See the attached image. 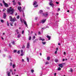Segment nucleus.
I'll return each mask as SVG.
<instances>
[{
  "mask_svg": "<svg viewBox=\"0 0 76 76\" xmlns=\"http://www.w3.org/2000/svg\"><path fill=\"white\" fill-rule=\"evenodd\" d=\"M16 32L17 33V34H19V32H18V29H17L16 30Z\"/></svg>",
  "mask_w": 76,
  "mask_h": 76,
  "instance_id": "4be33fe9",
  "label": "nucleus"
},
{
  "mask_svg": "<svg viewBox=\"0 0 76 76\" xmlns=\"http://www.w3.org/2000/svg\"><path fill=\"white\" fill-rule=\"evenodd\" d=\"M3 3H4V4H5V3H5V2L4 1H3Z\"/></svg>",
  "mask_w": 76,
  "mask_h": 76,
  "instance_id": "13d9d810",
  "label": "nucleus"
},
{
  "mask_svg": "<svg viewBox=\"0 0 76 76\" xmlns=\"http://www.w3.org/2000/svg\"><path fill=\"white\" fill-rule=\"evenodd\" d=\"M50 58L48 57L47 58V59L49 61L50 60Z\"/></svg>",
  "mask_w": 76,
  "mask_h": 76,
  "instance_id": "a878e982",
  "label": "nucleus"
},
{
  "mask_svg": "<svg viewBox=\"0 0 76 76\" xmlns=\"http://www.w3.org/2000/svg\"><path fill=\"white\" fill-rule=\"evenodd\" d=\"M23 50H21V53H23Z\"/></svg>",
  "mask_w": 76,
  "mask_h": 76,
  "instance_id": "e433bc0d",
  "label": "nucleus"
},
{
  "mask_svg": "<svg viewBox=\"0 0 76 76\" xmlns=\"http://www.w3.org/2000/svg\"><path fill=\"white\" fill-rule=\"evenodd\" d=\"M69 71L70 72H73V69H72V68H70V70Z\"/></svg>",
  "mask_w": 76,
  "mask_h": 76,
  "instance_id": "aec40b11",
  "label": "nucleus"
},
{
  "mask_svg": "<svg viewBox=\"0 0 76 76\" xmlns=\"http://www.w3.org/2000/svg\"><path fill=\"white\" fill-rule=\"evenodd\" d=\"M46 37L48 39V40H50V39H51V37L49 36V35H47Z\"/></svg>",
  "mask_w": 76,
  "mask_h": 76,
  "instance_id": "9d476101",
  "label": "nucleus"
},
{
  "mask_svg": "<svg viewBox=\"0 0 76 76\" xmlns=\"http://www.w3.org/2000/svg\"><path fill=\"white\" fill-rule=\"evenodd\" d=\"M1 22L2 23H4V20H1Z\"/></svg>",
  "mask_w": 76,
  "mask_h": 76,
  "instance_id": "393cba45",
  "label": "nucleus"
},
{
  "mask_svg": "<svg viewBox=\"0 0 76 76\" xmlns=\"http://www.w3.org/2000/svg\"><path fill=\"white\" fill-rule=\"evenodd\" d=\"M15 19H16V18H14V19L12 20L11 22H15Z\"/></svg>",
  "mask_w": 76,
  "mask_h": 76,
  "instance_id": "2eb2a0df",
  "label": "nucleus"
},
{
  "mask_svg": "<svg viewBox=\"0 0 76 76\" xmlns=\"http://www.w3.org/2000/svg\"><path fill=\"white\" fill-rule=\"evenodd\" d=\"M56 4H59V2H57V1H56Z\"/></svg>",
  "mask_w": 76,
  "mask_h": 76,
  "instance_id": "79ce46f5",
  "label": "nucleus"
},
{
  "mask_svg": "<svg viewBox=\"0 0 76 76\" xmlns=\"http://www.w3.org/2000/svg\"><path fill=\"white\" fill-rule=\"evenodd\" d=\"M37 19H38V18H35V20H37Z\"/></svg>",
  "mask_w": 76,
  "mask_h": 76,
  "instance_id": "052dcab7",
  "label": "nucleus"
},
{
  "mask_svg": "<svg viewBox=\"0 0 76 76\" xmlns=\"http://www.w3.org/2000/svg\"><path fill=\"white\" fill-rule=\"evenodd\" d=\"M48 14H43V16H45V17H46V16H48Z\"/></svg>",
  "mask_w": 76,
  "mask_h": 76,
  "instance_id": "ddd939ff",
  "label": "nucleus"
},
{
  "mask_svg": "<svg viewBox=\"0 0 76 76\" xmlns=\"http://www.w3.org/2000/svg\"><path fill=\"white\" fill-rule=\"evenodd\" d=\"M57 70H58L59 71L60 70H61V68L60 67H58V68L57 69Z\"/></svg>",
  "mask_w": 76,
  "mask_h": 76,
  "instance_id": "f3484780",
  "label": "nucleus"
},
{
  "mask_svg": "<svg viewBox=\"0 0 76 76\" xmlns=\"http://www.w3.org/2000/svg\"><path fill=\"white\" fill-rule=\"evenodd\" d=\"M31 73H34V69H32L31 70Z\"/></svg>",
  "mask_w": 76,
  "mask_h": 76,
  "instance_id": "cd10ccee",
  "label": "nucleus"
},
{
  "mask_svg": "<svg viewBox=\"0 0 76 76\" xmlns=\"http://www.w3.org/2000/svg\"><path fill=\"white\" fill-rule=\"evenodd\" d=\"M56 15L57 16H58V13H57L56 14Z\"/></svg>",
  "mask_w": 76,
  "mask_h": 76,
  "instance_id": "0e129e2a",
  "label": "nucleus"
},
{
  "mask_svg": "<svg viewBox=\"0 0 76 76\" xmlns=\"http://www.w3.org/2000/svg\"><path fill=\"white\" fill-rule=\"evenodd\" d=\"M16 52H17V50H14L13 53H16Z\"/></svg>",
  "mask_w": 76,
  "mask_h": 76,
  "instance_id": "b1692460",
  "label": "nucleus"
},
{
  "mask_svg": "<svg viewBox=\"0 0 76 76\" xmlns=\"http://www.w3.org/2000/svg\"><path fill=\"white\" fill-rule=\"evenodd\" d=\"M52 2H53V1H51L50 2H49V3H52Z\"/></svg>",
  "mask_w": 76,
  "mask_h": 76,
  "instance_id": "3c124183",
  "label": "nucleus"
},
{
  "mask_svg": "<svg viewBox=\"0 0 76 76\" xmlns=\"http://www.w3.org/2000/svg\"><path fill=\"white\" fill-rule=\"evenodd\" d=\"M55 62H56V63H57L58 62V59H56L55 60Z\"/></svg>",
  "mask_w": 76,
  "mask_h": 76,
  "instance_id": "a211bd4d",
  "label": "nucleus"
},
{
  "mask_svg": "<svg viewBox=\"0 0 76 76\" xmlns=\"http://www.w3.org/2000/svg\"><path fill=\"white\" fill-rule=\"evenodd\" d=\"M45 65H47V64H49V62L48 61H47L45 63Z\"/></svg>",
  "mask_w": 76,
  "mask_h": 76,
  "instance_id": "6ab92c4d",
  "label": "nucleus"
},
{
  "mask_svg": "<svg viewBox=\"0 0 76 76\" xmlns=\"http://www.w3.org/2000/svg\"><path fill=\"white\" fill-rule=\"evenodd\" d=\"M39 40H41L42 41H45V40L44 39H42L41 37H40L39 38Z\"/></svg>",
  "mask_w": 76,
  "mask_h": 76,
  "instance_id": "f8f14e48",
  "label": "nucleus"
},
{
  "mask_svg": "<svg viewBox=\"0 0 76 76\" xmlns=\"http://www.w3.org/2000/svg\"><path fill=\"white\" fill-rule=\"evenodd\" d=\"M12 43L13 44H15V42L13 41V42H12Z\"/></svg>",
  "mask_w": 76,
  "mask_h": 76,
  "instance_id": "774afa93",
  "label": "nucleus"
},
{
  "mask_svg": "<svg viewBox=\"0 0 76 76\" xmlns=\"http://www.w3.org/2000/svg\"><path fill=\"white\" fill-rule=\"evenodd\" d=\"M13 5H16V2H13Z\"/></svg>",
  "mask_w": 76,
  "mask_h": 76,
  "instance_id": "4c0bfd02",
  "label": "nucleus"
},
{
  "mask_svg": "<svg viewBox=\"0 0 76 76\" xmlns=\"http://www.w3.org/2000/svg\"><path fill=\"white\" fill-rule=\"evenodd\" d=\"M10 66H12V62L10 63Z\"/></svg>",
  "mask_w": 76,
  "mask_h": 76,
  "instance_id": "7c9ffc66",
  "label": "nucleus"
},
{
  "mask_svg": "<svg viewBox=\"0 0 76 76\" xmlns=\"http://www.w3.org/2000/svg\"><path fill=\"white\" fill-rule=\"evenodd\" d=\"M20 21L21 22V23H23V21H22V18L20 19Z\"/></svg>",
  "mask_w": 76,
  "mask_h": 76,
  "instance_id": "72a5a7b5",
  "label": "nucleus"
},
{
  "mask_svg": "<svg viewBox=\"0 0 76 76\" xmlns=\"http://www.w3.org/2000/svg\"><path fill=\"white\" fill-rule=\"evenodd\" d=\"M22 61H23V62L24 61V59H22Z\"/></svg>",
  "mask_w": 76,
  "mask_h": 76,
  "instance_id": "69168bd1",
  "label": "nucleus"
},
{
  "mask_svg": "<svg viewBox=\"0 0 76 76\" xmlns=\"http://www.w3.org/2000/svg\"><path fill=\"white\" fill-rule=\"evenodd\" d=\"M0 4L1 6H3V4L2 3H0Z\"/></svg>",
  "mask_w": 76,
  "mask_h": 76,
  "instance_id": "5fc2aeb1",
  "label": "nucleus"
},
{
  "mask_svg": "<svg viewBox=\"0 0 76 76\" xmlns=\"http://www.w3.org/2000/svg\"><path fill=\"white\" fill-rule=\"evenodd\" d=\"M21 35V34H19L18 36V38H20V37Z\"/></svg>",
  "mask_w": 76,
  "mask_h": 76,
  "instance_id": "412c9836",
  "label": "nucleus"
},
{
  "mask_svg": "<svg viewBox=\"0 0 76 76\" xmlns=\"http://www.w3.org/2000/svg\"><path fill=\"white\" fill-rule=\"evenodd\" d=\"M23 21L24 22V24H25V25L26 26V27H28V24H27V23H26V22L25 20H23Z\"/></svg>",
  "mask_w": 76,
  "mask_h": 76,
  "instance_id": "0eeeda50",
  "label": "nucleus"
},
{
  "mask_svg": "<svg viewBox=\"0 0 76 76\" xmlns=\"http://www.w3.org/2000/svg\"><path fill=\"white\" fill-rule=\"evenodd\" d=\"M22 9V7L20 6H18V9L19 10L20 12H21V11H22L21 9Z\"/></svg>",
  "mask_w": 76,
  "mask_h": 76,
  "instance_id": "39448f33",
  "label": "nucleus"
},
{
  "mask_svg": "<svg viewBox=\"0 0 76 76\" xmlns=\"http://www.w3.org/2000/svg\"><path fill=\"white\" fill-rule=\"evenodd\" d=\"M27 62H28V63H29V58L27 57Z\"/></svg>",
  "mask_w": 76,
  "mask_h": 76,
  "instance_id": "5701e85b",
  "label": "nucleus"
},
{
  "mask_svg": "<svg viewBox=\"0 0 76 76\" xmlns=\"http://www.w3.org/2000/svg\"><path fill=\"white\" fill-rule=\"evenodd\" d=\"M4 5L5 6V7H9V5H8V4L6 3H5Z\"/></svg>",
  "mask_w": 76,
  "mask_h": 76,
  "instance_id": "9b49d317",
  "label": "nucleus"
},
{
  "mask_svg": "<svg viewBox=\"0 0 76 76\" xmlns=\"http://www.w3.org/2000/svg\"><path fill=\"white\" fill-rule=\"evenodd\" d=\"M6 16H7V15H6V13H4V15L3 16V18H4V19H6Z\"/></svg>",
  "mask_w": 76,
  "mask_h": 76,
  "instance_id": "6e6552de",
  "label": "nucleus"
},
{
  "mask_svg": "<svg viewBox=\"0 0 76 76\" xmlns=\"http://www.w3.org/2000/svg\"><path fill=\"white\" fill-rule=\"evenodd\" d=\"M46 20L47 19H45V20H41L40 21L41 22H40V23H42L43 24V23H45V21H46Z\"/></svg>",
  "mask_w": 76,
  "mask_h": 76,
  "instance_id": "20e7f679",
  "label": "nucleus"
},
{
  "mask_svg": "<svg viewBox=\"0 0 76 76\" xmlns=\"http://www.w3.org/2000/svg\"><path fill=\"white\" fill-rule=\"evenodd\" d=\"M12 67H13V68H15V64H13L12 65Z\"/></svg>",
  "mask_w": 76,
  "mask_h": 76,
  "instance_id": "c85d7f7f",
  "label": "nucleus"
},
{
  "mask_svg": "<svg viewBox=\"0 0 76 76\" xmlns=\"http://www.w3.org/2000/svg\"><path fill=\"white\" fill-rule=\"evenodd\" d=\"M36 40H38V39H36L35 40H34V43H35V42H36Z\"/></svg>",
  "mask_w": 76,
  "mask_h": 76,
  "instance_id": "37998d69",
  "label": "nucleus"
},
{
  "mask_svg": "<svg viewBox=\"0 0 76 76\" xmlns=\"http://www.w3.org/2000/svg\"><path fill=\"white\" fill-rule=\"evenodd\" d=\"M21 56H23V53H22L20 55Z\"/></svg>",
  "mask_w": 76,
  "mask_h": 76,
  "instance_id": "09e8293b",
  "label": "nucleus"
},
{
  "mask_svg": "<svg viewBox=\"0 0 76 76\" xmlns=\"http://www.w3.org/2000/svg\"><path fill=\"white\" fill-rule=\"evenodd\" d=\"M15 0H13V1H12L13 3H14L15 2Z\"/></svg>",
  "mask_w": 76,
  "mask_h": 76,
  "instance_id": "4d7b16f0",
  "label": "nucleus"
},
{
  "mask_svg": "<svg viewBox=\"0 0 76 76\" xmlns=\"http://www.w3.org/2000/svg\"><path fill=\"white\" fill-rule=\"evenodd\" d=\"M56 73H55L54 74V76H56Z\"/></svg>",
  "mask_w": 76,
  "mask_h": 76,
  "instance_id": "bf43d9fd",
  "label": "nucleus"
},
{
  "mask_svg": "<svg viewBox=\"0 0 76 76\" xmlns=\"http://www.w3.org/2000/svg\"><path fill=\"white\" fill-rule=\"evenodd\" d=\"M57 53V50H56L55 52V54H56Z\"/></svg>",
  "mask_w": 76,
  "mask_h": 76,
  "instance_id": "a19ab883",
  "label": "nucleus"
},
{
  "mask_svg": "<svg viewBox=\"0 0 76 76\" xmlns=\"http://www.w3.org/2000/svg\"><path fill=\"white\" fill-rule=\"evenodd\" d=\"M25 48V45H23V46L22 48Z\"/></svg>",
  "mask_w": 76,
  "mask_h": 76,
  "instance_id": "2f4dec72",
  "label": "nucleus"
},
{
  "mask_svg": "<svg viewBox=\"0 0 76 76\" xmlns=\"http://www.w3.org/2000/svg\"><path fill=\"white\" fill-rule=\"evenodd\" d=\"M7 26H9V22L8 21H7Z\"/></svg>",
  "mask_w": 76,
  "mask_h": 76,
  "instance_id": "f704fd0d",
  "label": "nucleus"
},
{
  "mask_svg": "<svg viewBox=\"0 0 76 76\" xmlns=\"http://www.w3.org/2000/svg\"><path fill=\"white\" fill-rule=\"evenodd\" d=\"M42 42L43 45H45V44H46V42Z\"/></svg>",
  "mask_w": 76,
  "mask_h": 76,
  "instance_id": "bb28decb",
  "label": "nucleus"
},
{
  "mask_svg": "<svg viewBox=\"0 0 76 76\" xmlns=\"http://www.w3.org/2000/svg\"><path fill=\"white\" fill-rule=\"evenodd\" d=\"M12 18H10V21H12Z\"/></svg>",
  "mask_w": 76,
  "mask_h": 76,
  "instance_id": "de8ad7c7",
  "label": "nucleus"
},
{
  "mask_svg": "<svg viewBox=\"0 0 76 76\" xmlns=\"http://www.w3.org/2000/svg\"><path fill=\"white\" fill-rule=\"evenodd\" d=\"M65 64V63H62L61 64H59L58 66L60 67H61V68H63V64Z\"/></svg>",
  "mask_w": 76,
  "mask_h": 76,
  "instance_id": "7ed1b4c3",
  "label": "nucleus"
},
{
  "mask_svg": "<svg viewBox=\"0 0 76 76\" xmlns=\"http://www.w3.org/2000/svg\"><path fill=\"white\" fill-rule=\"evenodd\" d=\"M17 53H18V54H20V50H18V51Z\"/></svg>",
  "mask_w": 76,
  "mask_h": 76,
  "instance_id": "c756f323",
  "label": "nucleus"
},
{
  "mask_svg": "<svg viewBox=\"0 0 76 76\" xmlns=\"http://www.w3.org/2000/svg\"><path fill=\"white\" fill-rule=\"evenodd\" d=\"M5 10H6V9H4L3 10V12H4V11H5Z\"/></svg>",
  "mask_w": 76,
  "mask_h": 76,
  "instance_id": "338daca9",
  "label": "nucleus"
},
{
  "mask_svg": "<svg viewBox=\"0 0 76 76\" xmlns=\"http://www.w3.org/2000/svg\"><path fill=\"white\" fill-rule=\"evenodd\" d=\"M12 7H10V9H8L7 10V13L10 15H13V12L15 11V10L13 9H12Z\"/></svg>",
  "mask_w": 76,
  "mask_h": 76,
  "instance_id": "f257e3e1",
  "label": "nucleus"
},
{
  "mask_svg": "<svg viewBox=\"0 0 76 76\" xmlns=\"http://www.w3.org/2000/svg\"><path fill=\"white\" fill-rule=\"evenodd\" d=\"M10 25L12 26H13V24H12V23H10Z\"/></svg>",
  "mask_w": 76,
  "mask_h": 76,
  "instance_id": "8fccbe9b",
  "label": "nucleus"
},
{
  "mask_svg": "<svg viewBox=\"0 0 76 76\" xmlns=\"http://www.w3.org/2000/svg\"><path fill=\"white\" fill-rule=\"evenodd\" d=\"M9 46L10 47H12V45H11L10 43L9 44Z\"/></svg>",
  "mask_w": 76,
  "mask_h": 76,
  "instance_id": "a18cd8bd",
  "label": "nucleus"
},
{
  "mask_svg": "<svg viewBox=\"0 0 76 76\" xmlns=\"http://www.w3.org/2000/svg\"><path fill=\"white\" fill-rule=\"evenodd\" d=\"M24 32V31L23 30L22 31V34H23Z\"/></svg>",
  "mask_w": 76,
  "mask_h": 76,
  "instance_id": "49530a36",
  "label": "nucleus"
},
{
  "mask_svg": "<svg viewBox=\"0 0 76 76\" xmlns=\"http://www.w3.org/2000/svg\"><path fill=\"white\" fill-rule=\"evenodd\" d=\"M56 51H58V48H57L56 49Z\"/></svg>",
  "mask_w": 76,
  "mask_h": 76,
  "instance_id": "58836bf2",
  "label": "nucleus"
},
{
  "mask_svg": "<svg viewBox=\"0 0 76 76\" xmlns=\"http://www.w3.org/2000/svg\"><path fill=\"white\" fill-rule=\"evenodd\" d=\"M60 8H58V11H60Z\"/></svg>",
  "mask_w": 76,
  "mask_h": 76,
  "instance_id": "6e6d98bb",
  "label": "nucleus"
},
{
  "mask_svg": "<svg viewBox=\"0 0 76 76\" xmlns=\"http://www.w3.org/2000/svg\"><path fill=\"white\" fill-rule=\"evenodd\" d=\"M10 72H13V71H12V69H10Z\"/></svg>",
  "mask_w": 76,
  "mask_h": 76,
  "instance_id": "864d4df0",
  "label": "nucleus"
},
{
  "mask_svg": "<svg viewBox=\"0 0 76 76\" xmlns=\"http://www.w3.org/2000/svg\"><path fill=\"white\" fill-rule=\"evenodd\" d=\"M17 18L18 19H19V15H18L17 17Z\"/></svg>",
  "mask_w": 76,
  "mask_h": 76,
  "instance_id": "ea45409f",
  "label": "nucleus"
},
{
  "mask_svg": "<svg viewBox=\"0 0 76 76\" xmlns=\"http://www.w3.org/2000/svg\"><path fill=\"white\" fill-rule=\"evenodd\" d=\"M49 4L50 6H52V7H54V5L53 3H49Z\"/></svg>",
  "mask_w": 76,
  "mask_h": 76,
  "instance_id": "1a4fd4ad",
  "label": "nucleus"
},
{
  "mask_svg": "<svg viewBox=\"0 0 76 76\" xmlns=\"http://www.w3.org/2000/svg\"><path fill=\"white\" fill-rule=\"evenodd\" d=\"M18 3L19 6H20V5H21V4H20V2H18Z\"/></svg>",
  "mask_w": 76,
  "mask_h": 76,
  "instance_id": "473e14b6",
  "label": "nucleus"
},
{
  "mask_svg": "<svg viewBox=\"0 0 76 76\" xmlns=\"http://www.w3.org/2000/svg\"><path fill=\"white\" fill-rule=\"evenodd\" d=\"M39 13L42 14V13H43V10H40V11H39Z\"/></svg>",
  "mask_w": 76,
  "mask_h": 76,
  "instance_id": "4468645a",
  "label": "nucleus"
},
{
  "mask_svg": "<svg viewBox=\"0 0 76 76\" xmlns=\"http://www.w3.org/2000/svg\"><path fill=\"white\" fill-rule=\"evenodd\" d=\"M31 37L30 36L29 38V40H31Z\"/></svg>",
  "mask_w": 76,
  "mask_h": 76,
  "instance_id": "c9c22d12",
  "label": "nucleus"
},
{
  "mask_svg": "<svg viewBox=\"0 0 76 76\" xmlns=\"http://www.w3.org/2000/svg\"><path fill=\"white\" fill-rule=\"evenodd\" d=\"M33 38L35 39V36H34L33 37Z\"/></svg>",
  "mask_w": 76,
  "mask_h": 76,
  "instance_id": "c03bdc74",
  "label": "nucleus"
},
{
  "mask_svg": "<svg viewBox=\"0 0 76 76\" xmlns=\"http://www.w3.org/2000/svg\"><path fill=\"white\" fill-rule=\"evenodd\" d=\"M9 18H10V19L11 18H12V16H10L9 17Z\"/></svg>",
  "mask_w": 76,
  "mask_h": 76,
  "instance_id": "603ef678",
  "label": "nucleus"
},
{
  "mask_svg": "<svg viewBox=\"0 0 76 76\" xmlns=\"http://www.w3.org/2000/svg\"><path fill=\"white\" fill-rule=\"evenodd\" d=\"M8 76H10V72H9L7 74Z\"/></svg>",
  "mask_w": 76,
  "mask_h": 76,
  "instance_id": "dca6fc26",
  "label": "nucleus"
},
{
  "mask_svg": "<svg viewBox=\"0 0 76 76\" xmlns=\"http://www.w3.org/2000/svg\"><path fill=\"white\" fill-rule=\"evenodd\" d=\"M33 6L34 7H37L38 6V5H37V2L36 1H34L33 3Z\"/></svg>",
  "mask_w": 76,
  "mask_h": 76,
  "instance_id": "f03ea898",
  "label": "nucleus"
},
{
  "mask_svg": "<svg viewBox=\"0 0 76 76\" xmlns=\"http://www.w3.org/2000/svg\"><path fill=\"white\" fill-rule=\"evenodd\" d=\"M38 34H41V32L39 31Z\"/></svg>",
  "mask_w": 76,
  "mask_h": 76,
  "instance_id": "e2e57ef3",
  "label": "nucleus"
},
{
  "mask_svg": "<svg viewBox=\"0 0 76 76\" xmlns=\"http://www.w3.org/2000/svg\"><path fill=\"white\" fill-rule=\"evenodd\" d=\"M64 55H65V54H66V52H64Z\"/></svg>",
  "mask_w": 76,
  "mask_h": 76,
  "instance_id": "680f3d73",
  "label": "nucleus"
},
{
  "mask_svg": "<svg viewBox=\"0 0 76 76\" xmlns=\"http://www.w3.org/2000/svg\"><path fill=\"white\" fill-rule=\"evenodd\" d=\"M29 47H30V43L28 42L27 43V48H29Z\"/></svg>",
  "mask_w": 76,
  "mask_h": 76,
  "instance_id": "423d86ee",
  "label": "nucleus"
}]
</instances>
